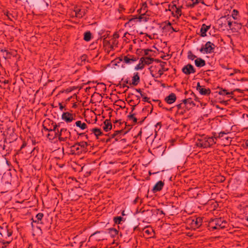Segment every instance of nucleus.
Returning <instances> with one entry per match:
<instances>
[{
    "label": "nucleus",
    "instance_id": "1",
    "mask_svg": "<svg viewBox=\"0 0 248 248\" xmlns=\"http://www.w3.org/2000/svg\"><path fill=\"white\" fill-rule=\"evenodd\" d=\"M216 140L217 137H215V134H213V136L211 137L203 135L197 137L196 144L198 147L206 148L215 144Z\"/></svg>",
    "mask_w": 248,
    "mask_h": 248
},
{
    "label": "nucleus",
    "instance_id": "2",
    "mask_svg": "<svg viewBox=\"0 0 248 248\" xmlns=\"http://www.w3.org/2000/svg\"><path fill=\"white\" fill-rule=\"evenodd\" d=\"M176 2L177 1L173 0L171 3L169 5L168 10L171 12V15L172 16L178 19L182 15V9L183 8V6L181 5L177 6Z\"/></svg>",
    "mask_w": 248,
    "mask_h": 248
},
{
    "label": "nucleus",
    "instance_id": "3",
    "mask_svg": "<svg viewBox=\"0 0 248 248\" xmlns=\"http://www.w3.org/2000/svg\"><path fill=\"white\" fill-rule=\"evenodd\" d=\"M215 48V45L214 44L210 41H208L204 46L200 48V51L202 53L209 54L214 52Z\"/></svg>",
    "mask_w": 248,
    "mask_h": 248
},
{
    "label": "nucleus",
    "instance_id": "4",
    "mask_svg": "<svg viewBox=\"0 0 248 248\" xmlns=\"http://www.w3.org/2000/svg\"><path fill=\"white\" fill-rule=\"evenodd\" d=\"M221 220V218H216L210 221L209 225V229L211 231L220 229Z\"/></svg>",
    "mask_w": 248,
    "mask_h": 248
},
{
    "label": "nucleus",
    "instance_id": "5",
    "mask_svg": "<svg viewBox=\"0 0 248 248\" xmlns=\"http://www.w3.org/2000/svg\"><path fill=\"white\" fill-rule=\"evenodd\" d=\"M71 133L66 129L62 128L60 132H58V138L60 141H65L68 138H70Z\"/></svg>",
    "mask_w": 248,
    "mask_h": 248
},
{
    "label": "nucleus",
    "instance_id": "6",
    "mask_svg": "<svg viewBox=\"0 0 248 248\" xmlns=\"http://www.w3.org/2000/svg\"><path fill=\"white\" fill-rule=\"evenodd\" d=\"M182 71L186 75H189L194 74L196 72V70L192 64L188 63L183 67Z\"/></svg>",
    "mask_w": 248,
    "mask_h": 248
},
{
    "label": "nucleus",
    "instance_id": "7",
    "mask_svg": "<svg viewBox=\"0 0 248 248\" xmlns=\"http://www.w3.org/2000/svg\"><path fill=\"white\" fill-rule=\"evenodd\" d=\"M155 211L154 210V209L143 210L141 213L142 217L145 220H149L151 218L153 215L155 214Z\"/></svg>",
    "mask_w": 248,
    "mask_h": 248
},
{
    "label": "nucleus",
    "instance_id": "8",
    "mask_svg": "<svg viewBox=\"0 0 248 248\" xmlns=\"http://www.w3.org/2000/svg\"><path fill=\"white\" fill-rule=\"evenodd\" d=\"M62 119L67 123H71L75 119L73 114L69 112H63L62 115Z\"/></svg>",
    "mask_w": 248,
    "mask_h": 248
},
{
    "label": "nucleus",
    "instance_id": "9",
    "mask_svg": "<svg viewBox=\"0 0 248 248\" xmlns=\"http://www.w3.org/2000/svg\"><path fill=\"white\" fill-rule=\"evenodd\" d=\"M197 90L202 95H208L211 93V90L209 88H204L203 86H201L200 82H198L197 84Z\"/></svg>",
    "mask_w": 248,
    "mask_h": 248
},
{
    "label": "nucleus",
    "instance_id": "10",
    "mask_svg": "<svg viewBox=\"0 0 248 248\" xmlns=\"http://www.w3.org/2000/svg\"><path fill=\"white\" fill-rule=\"evenodd\" d=\"M74 11L77 17L82 18L86 15L87 11L85 9L76 7L75 8Z\"/></svg>",
    "mask_w": 248,
    "mask_h": 248
},
{
    "label": "nucleus",
    "instance_id": "11",
    "mask_svg": "<svg viewBox=\"0 0 248 248\" xmlns=\"http://www.w3.org/2000/svg\"><path fill=\"white\" fill-rule=\"evenodd\" d=\"M166 64H167L166 62H160L159 65L161 67V69H160L158 71V73H157L158 76L156 77V78H160L161 77V76L163 74V73L164 72H166V71H168L169 69L168 68L165 67V65Z\"/></svg>",
    "mask_w": 248,
    "mask_h": 248
},
{
    "label": "nucleus",
    "instance_id": "12",
    "mask_svg": "<svg viewBox=\"0 0 248 248\" xmlns=\"http://www.w3.org/2000/svg\"><path fill=\"white\" fill-rule=\"evenodd\" d=\"M164 186V183L162 181H159L156 183L153 188L152 191L155 193L162 190Z\"/></svg>",
    "mask_w": 248,
    "mask_h": 248
},
{
    "label": "nucleus",
    "instance_id": "13",
    "mask_svg": "<svg viewBox=\"0 0 248 248\" xmlns=\"http://www.w3.org/2000/svg\"><path fill=\"white\" fill-rule=\"evenodd\" d=\"M202 223V218L201 217L196 218V220L193 219L191 222L192 227L194 229L198 228L201 226Z\"/></svg>",
    "mask_w": 248,
    "mask_h": 248
},
{
    "label": "nucleus",
    "instance_id": "14",
    "mask_svg": "<svg viewBox=\"0 0 248 248\" xmlns=\"http://www.w3.org/2000/svg\"><path fill=\"white\" fill-rule=\"evenodd\" d=\"M119 59L120 61H124L126 63H131L137 61V58L134 56H132L131 58H129L127 56H125L124 57V58H123L122 57H119Z\"/></svg>",
    "mask_w": 248,
    "mask_h": 248
},
{
    "label": "nucleus",
    "instance_id": "15",
    "mask_svg": "<svg viewBox=\"0 0 248 248\" xmlns=\"http://www.w3.org/2000/svg\"><path fill=\"white\" fill-rule=\"evenodd\" d=\"M211 25H206L203 24L200 29L201 36L202 37H205L206 36V32L210 29Z\"/></svg>",
    "mask_w": 248,
    "mask_h": 248
},
{
    "label": "nucleus",
    "instance_id": "16",
    "mask_svg": "<svg viewBox=\"0 0 248 248\" xmlns=\"http://www.w3.org/2000/svg\"><path fill=\"white\" fill-rule=\"evenodd\" d=\"M127 117L129 120L133 121L134 124H135L136 123L141 124L146 118V117H145L142 120L138 122V119L137 118L135 117V114L134 113L132 112H130L129 115H128Z\"/></svg>",
    "mask_w": 248,
    "mask_h": 248
},
{
    "label": "nucleus",
    "instance_id": "17",
    "mask_svg": "<svg viewBox=\"0 0 248 248\" xmlns=\"http://www.w3.org/2000/svg\"><path fill=\"white\" fill-rule=\"evenodd\" d=\"M49 122L50 123H51V124L53 125V128H48V127H47V126L46 125V122H45V123L43 124V129L46 131L54 133V132L55 131H56V129L58 125L57 124H54L53 123V122H51V121H49Z\"/></svg>",
    "mask_w": 248,
    "mask_h": 248
},
{
    "label": "nucleus",
    "instance_id": "18",
    "mask_svg": "<svg viewBox=\"0 0 248 248\" xmlns=\"http://www.w3.org/2000/svg\"><path fill=\"white\" fill-rule=\"evenodd\" d=\"M176 99V95L174 93H171L169 95L167 96L165 100V101L169 104H171L174 102Z\"/></svg>",
    "mask_w": 248,
    "mask_h": 248
},
{
    "label": "nucleus",
    "instance_id": "19",
    "mask_svg": "<svg viewBox=\"0 0 248 248\" xmlns=\"http://www.w3.org/2000/svg\"><path fill=\"white\" fill-rule=\"evenodd\" d=\"M139 21H144L146 22L147 21V18L146 17L144 16V13L141 14L139 17L135 16L134 18H132L129 20L130 22Z\"/></svg>",
    "mask_w": 248,
    "mask_h": 248
},
{
    "label": "nucleus",
    "instance_id": "20",
    "mask_svg": "<svg viewBox=\"0 0 248 248\" xmlns=\"http://www.w3.org/2000/svg\"><path fill=\"white\" fill-rule=\"evenodd\" d=\"M140 81V78L138 73H135L132 79V84L134 86L137 85Z\"/></svg>",
    "mask_w": 248,
    "mask_h": 248
},
{
    "label": "nucleus",
    "instance_id": "21",
    "mask_svg": "<svg viewBox=\"0 0 248 248\" xmlns=\"http://www.w3.org/2000/svg\"><path fill=\"white\" fill-rule=\"evenodd\" d=\"M195 64L198 67H202L205 65V61L201 58H198L195 60Z\"/></svg>",
    "mask_w": 248,
    "mask_h": 248
},
{
    "label": "nucleus",
    "instance_id": "22",
    "mask_svg": "<svg viewBox=\"0 0 248 248\" xmlns=\"http://www.w3.org/2000/svg\"><path fill=\"white\" fill-rule=\"evenodd\" d=\"M104 125L103 127V129L107 132L112 128V124L110 122V120L106 119L104 122Z\"/></svg>",
    "mask_w": 248,
    "mask_h": 248
},
{
    "label": "nucleus",
    "instance_id": "23",
    "mask_svg": "<svg viewBox=\"0 0 248 248\" xmlns=\"http://www.w3.org/2000/svg\"><path fill=\"white\" fill-rule=\"evenodd\" d=\"M90 131L92 133H93L97 139L99 136H101L103 135V133L101 131V129L98 128H94L91 129L90 130Z\"/></svg>",
    "mask_w": 248,
    "mask_h": 248
},
{
    "label": "nucleus",
    "instance_id": "24",
    "mask_svg": "<svg viewBox=\"0 0 248 248\" xmlns=\"http://www.w3.org/2000/svg\"><path fill=\"white\" fill-rule=\"evenodd\" d=\"M71 151L73 152V154H79L82 152L81 149L80 148L79 144L78 143L75 144L71 147Z\"/></svg>",
    "mask_w": 248,
    "mask_h": 248
},
{
    "label": "nucleus",
    "instance_id": "25",
    "mask_svg": "<svg viewBox=\"0 0 248 248\" xmlns=\"http://www.w3.org/2000/svg\"><path fill=\"white\" fill-rule=\"evenodd\" d=\"M144 233L148 236H150V237H153L155 235V232L153 229L151 228H144L143 230Z\"/></svg>",
    "mask_w": 248,
    "mask_h": 248
},
{
    "label": "nucleus",
    "instance_id": "26",
    "mask_svg": "<svg viewBox=\"0 0 248 248\" xmlns=\"http://www.w3.org/2000/svg\"><path fill=\"white\" fill-rule=\"evenodd\" d=\"M140 61L144 64H149L153 62V59L149 57L141 58Z\"/></svg>",
    "mask_w": 248,
    "mask_h": 248
},
{
    "label": "nucleus",
    "instance_id": "27",
    "mask_svg": "<svg viewBox=\"0 0 248 248\" xmlns=\"http://www.w3.org/2000/svg\"><path fill=\"white\" fill-rule=\"evenodd\" d=\"M0 51L2 53V55L5 59H10L11 56V53L7 49H1Z\"/></svg>",
    "mask_w": 248,
    "mask_h": 248
},
{
    "label": "nucleus",
    "instance_id": "28",
    "mask_svg": "<svg viewBox=\"0 0 248 248\" xmlns=\"http://www.w3.org/2000/svg\"><path fill=\"white\" fill-rule=\"evenodd\" d=\"M76 125L82 130H84L87 128V124L85 123H82L81 121H77L76 122Z\"/></svg>",
    "mask_w": 248,
    "mask_h": 248
},
{
    "label": "nucleus",
    "instance_id": "29",
    "mask_svg": "<svg viewBox=\"0 0 248 248\" xmlns=\"http://www.w3.org/2000/svg\"><path fill=\"white\" fill-rule=\"evenodd\" d=\"M108 233L112 237H115L118 234V231L115 228H109Z\"/></svg>",
    "mask_w": 248,
    "mask_h": 248
},
{
    "label": "nucleus",
    "instance_id": "30",
    "mask_svg": "<svg viewBox=\"0 0 248 248\" xmlns=\"http://www.w3.org/2000/svg\"><path fill=\"white\" fill-rule=\"evenodd\" d=\"M218 94L221 95H227L230 94H233V92H229L225 89H223L222 88L220 89L219 91L218 92Z\"/></svg>",
    "mask_w": 248,
    "mask_h": 248
},
{
    "label": "nucleus",
    "instance_id": "31",
    "mask_svg": "<svg viewBox=\"0 0 248 248\" xmlns=\"http://www.w3.org/2000/svg\"><path fill=\"white\" fill-rule=\"evenodd\" d=\"M46 137L50 140H53L55 138L58 137V132H56V131H55L54 133L49 132V133L47 134Z\"/></svg>",
    "mask_w": 248,
    "mask_h": 248
},
{
    "label": "nucleus",
    "instance_id": "32",
    "mask_svg": "<svg viewBox=\"0 0 248 248\" xmlns=\"http://www.w3.org/2000/svg\"><path fill=\"white\" fill-rule=\"evenodd\" d=\"M233 30L235 31H237L238 30H240L242 28V26H243L241 22L240 21V23H237L236 22H233Z\"/></svg>",
    "mask_w": 248,
    "mask_h": 248
},
{
    "label": "nucleus",
    "instance_id": "33",
    "mask_svg": "<svg viewBox=\"0 0 248 248\" xmlns=\"http://www.w3.org/2000/svg\"><path fill=\"white\" fill-rule=\"evenodd\" d=\"M92 34L90 31H86L84 34V40L86 41H89L91 39Z\"/></svg>",
    "mask_w": 248,
    "mask_h": 248
},
{
    "label": "nucleus",
    "instance_id": "34",
    "mask_svg": "<svg viewBox=\"0 0 248 248\" xmlns=\"http://www.w3.org/2000/svg\"><path fill=\"white\" fill-rule=\"evenodd\" d=\"M200 0H195V1L192 3L188 2L186 4V6L191 8H193L200 2Z\"/></svg>",
    "mask_w": 248,
    "mask_h": 248
},
{
    "label": "nucleus",
    "instance_id": "35",
    "mask_svg": "<svg viewBox=\"0 0 248 248\" xmlns=\"http://www.w3.org/2000/svg\"><path fill=\"white\" fill-rule=\"evenodd\" d=\"M78 144H79V147L82 151H84L86 149L88 145L87 143L85 141L80 142L78 143Z\"/></svg>",
    "mask_w": 248,
    "mask_h": 248
},
{
    "label": "nucleus",
    "instance_id": "36",
    "mask_svg": "<svg viewBox=\"0 0 248 248\" xmlns=\"http://www.w3.org/2000/svg\"><path fill=\"white\" fill-rule=\"evenodd\" d=\"M232 17L235 19L237 20L238 19V11L236 9H233L232 12Z\"/></svg>",
    "mask_w": 248,
    "mask_h": 248
},
{
    "label": "nucleus",
    "instance_id": "37",
    "mask_svg": "<svg viewBox=\"0 0 248 248\" xmlns=\"http://www.w3.org/2000/svg\"><path fill=\"white\" fill-rule=\"evenodd\" d=\"M43 217H44V214L43 213H39L37 214L36 216V218H37V220L33 221V222H37V223H39V222L42 220Z\"/></svg>",
    "mask_w": 248,
    "mask_h": 248
},
{
    "label": "nucleus",
    "instance_id": "38",
    "mask_svg": "<svg viewBox=\"0 0 248 248\" xmlns=\"http://www.w3.org/2000/svg\"><path fill=\"white\" fill-rule=\"evenodd\" d=\"M247 16H246V14L245 15V16L244 17H243L242 18H241L240 19V22H241V24H242L243 25V26H246L247 27V22H248V20H247Z\"/></svg>",
    "mask_w": 248,
    "mask_h": 248
},
{
    "label": "nucleus",
    "instance_id": "39",
    "mask_svg": "<svg viewBox=\"0 0 248 248\" xmlns=\"http://www.w3.org/2000/svg\"><path fill=\"white\" fill-rule=\"evenodd\" d=\"M122 133H123V130H117L115 131L113 134H111L110 135V138H114L116 136H117L118 135H120Z\"/></svg>",
    "mask_w": 248,
    "mask_h": 248
},
{
    "label": "nucleus",
    "instance_id": "40",
    "mask_svg": "<svg viewBox=\"0 0 248 248\" xmlns=\"http://www.w3.org/2000/svg\"><path fill=\"white\" fill-rule=\"evenodd\" d=\"M187 58L189 60H193L197 58V56L194 55L191 51H189L188 52Z\"/></svg>",
    "mask_w": 248,
    "mask_h": 248
},
{
    "label": "nucleus",
    "instance_id": "41",
    "mask_svg": "<svg viewBox=\"0 0 248 248\" xmlns=\"http://www.w3.org/2000/svg\"><path fill=\"white\" fill-rule=\"evenodd\" d=\"M122 219L123 217H116L114 218V221L116 224H119L121 223Z\"/></svg>",
    "mask_w": 248,
    "mask_h": 248
},
{
    "label": "nucleus",
    "instance_id": "42",
    "mask_svg": "<svg viewBox=\"0 0 248 248\" xmlns=\"http://www.w3.org/2000/svg\"><path fill=\"white\" fill-rule=\"evenodd\" d=\"M144 64H143V63L141 62V63H139L135 66V69L136 70L142 69L144 68Z\"/></svg>",
    "mask_w": 248,
    "mask_h": 248
},
{
    "label": "nucleus",
    "instance_id": "43",
    "mask_svg": "<svg viewBox=\"0 0 248 248\" xmlns=\"http://www.w3.org/2000/svg\"><path fill=\"white\" fill-rule=\"evenodd\" d=\"M221 222V223H220V229L226 228L227 225L226 221L222 218Z\"/></svg>",
    "mask_w": 248,
    "mask_h": 248
},
{
    "label": "nucleus",
    "instance_id": "44",
    "mask_svg": "<svg viewBox=\"0 0 248 248\" xmlns=\"http://www.w3.org/2000/svg\"><path fill=\"white\" fill-rule=\"evenodd\" d=\"M183 102L185 105H186L188 103L191 104L193 102V101L191 100L190 98H188L186 99H184L183 100Z\"/></svg>",
    "mask_w": 248,
    "mask_h": 248
},
{
    "label": "nucleus",
    "instance_id": "45",
    "mask_svg": "<svg viewBox=\"0 0 248 248\" xmlns=\"http://www.w3.org/2000/svg\"><path fill=\"white\" fill-rule=\"evenodd\" d=\"M154 210H156L155 211V214H160V215H165V213L164 212V211L162 210H160L159 209H154Z\"/></svg>",
    "mask_w": 248,
    "mask_h": 248
},
{
    "label": "nucleus",
    "instance_id": "46",
    "mask_svg": "<svg viewBox=\"0 0 248 248\" xmlns=\"http://www.w3.org/2000/svg\"><path fill=\"white\" fill-rule=\"evenodd\" d=\"M140 10H142L144 13L147 11V6L146 3H145L143 4L142 8Z\"/></svg>",
    "mask_w": 248,
    "mask_h": 248
},
{
    "label": "nucleus",
    "instance_id": "47",
    "mask_svg": "<svg viewBox=\"0 0 248 248\" xmlns=\"http://www.w3.org/2000/svg\"><path fill=\"white\" fill-rule=\"evenodd\" d=\"M227 23H228V25L229 27L230 28V29L231 30H233V25H234L233 22H231L230 20H228Z\"/></svg>",
    "mask_w": 248,
    "mask_h": 248
},
{
    "label": "nucleus",
    "instance_id": "48",
    "mask_svg": "<svg viewBox=\"0 0 248 248\" xmlns=\"http://www.w3.org/2000/svg\"><path fill=\"white\" fill-rule=\"evenodd\" d=\"M138 104H136V103H133V104H131V106H132V108H131V111L130 112H132L133 113V111L135 110V107Z\"/></svg>",
    "mask_w": 248,
    "mask_h": 248
},
{
    "label": "nucleus",
    "instance_id": "49",
    "mask_svg": "<svg viewBox=\"0 0 248 248\" xmlns=\"http://www.w3.org/2000/svg\"><path fill=\"white\" fill-rule=\"evenodd\" d=\"M151 51V50L146 49L143 50L144 55H148L150 52Z\"/></svg>",
    "mask_w": 248,
    "mask_h": 248
},
{
    "label": "nucleus",
    "instance_id": "50",
    "mask_svg": "<svg viewBox=\"0 0 248 248\" xmlns=\"http://www.w3.org/2000/svg\"><path fill=\"white\" fill-rule=\"evenodd\" d=\"M7 235L8 237L11 236L12 234V232L11 230L7 229Z\"/></svg>",
    "mask_w": 248,
    "mask_h": 248
},
{
    "label": "nucleus",
    "instance_id": "51",
    "mask_svg": "<svg viewBox=\"0 0 248 248\" xmlns=\"http://www.w3.org/2000/svg\"><path fill=\"white\" fill-rule=\"evenodd\" d=\"M149 98H148L146 96L143 97V101L144 102H147L150 103V102L149 101Z\"/></svg>",
    "mask_w": 248,
    "mask_h": 248
},
{
    "label": "nucleus",
    "instance_id": "52",
    "mask_svg": "<svg viewBox=\"0 0 248 248\" xmlns=\"http://www.w3.org/2000/svg\"><path fill=\"white\" fill-rule=\"evenodd\" d=\"M214 134H215V137H217V139L218 138H220V137H222L223 135L225 133L224 132H220L219 133L218 136H216V133H215Z\"/></svg>",
    "mask_w": 248,
    "mask_h": 248
},
{
    "label": "nucleus",
    "instance_id": "53",
    "mask_svg": "<svg viewBox=\"0 0 248 248\" xmlns=\"http://www.w3.org/2000/svg\"><path fill=\"white\" fill-rule=\"evenodd\" d=\"M59 106L60 107V109H61V110H62L63 108H64V107L62 106V104L61 103H59Z\"/></svg>",
    "mask_w": 248,
    "mask_h": 248
},
{
    "label": "nucleus",
    "instance_id": "54",
    "mask_svg": "<svg viewBox=\"0 0 248 248\" xmlns=\"http://www.w3.org/2000/svg\"><path fill=\"white\" fill-rule=\"evenodd\" d=\"M182 103H181V104H179L177 105L176 106V107H177V108H178V109H180V108H182Z\"/></svg>",
    "mask_w": 248,
    "mask_h": 248
},
{
    "label": "nucleus",
    "instance_id": "55",
    "mask_svg": "<svg viewBox=\"0 0 248 248\" xmlns=\"http://www.w3.org/2000/svg\"><path fill=\"white\" fill-rule=\"evenodd\" d=\"M128 103L131 106V104H133V103H135V102H134V101L133 100H130L129 101Z\"/></svg>",
    "mask_w": 248,
    "mask_h": 248
},
{
    "label": "nucleus",
    "instance_id": "56",
    "mask_svg": "<svg viewBox=\"0 0 248 248\" xmlns=\"http://www.w3.org/2000/svg\"><path fill=\"white\" fill-rule=\"evenodd\" d=\"M135 90L137 92L139 93L140 94L142 93V92H141V90L140 89H136Z\"/></svg>",
    "mask_w": 248,
    "mask_h": 248
},
{
    "label": "nucleus",
    "instance_id": "57",
    "mask_svg": "<svg viewBox=\"0 0 248 248\" xmlns=\"http://www.w3.org/2000/svg\"><path fill=\"white\" fill-rule=\"evenodd\" d=\"M11 242H0V243H2L3 245L5 244H9Z\"/></svg>",
    "mask_w": 248,
    "mask_h": 248
},
{
    "label": "nucleus",
    "instance_id": "58",
    "mask_svg": "<svg viewBox=\"0 0 248 248\" xmlns=\"http://www.w3.org/2000/svg\"><path fill=\"white\" fill-rule=\"evenodd\" d=\"M136 97L137 98V99L139 100V101L137 103V104H138L140 102V96L139 95H136Z\"/></svg>",
    "mask_w": 248,
    "mask_h": 248
},
{
    "label": "nucleus",
    "instance_id": "59",
    "mask_svg": "<svg viewBox=\"0 0 248 248\" xmlns=\"http://www.w3.org/2000/svg\"><path fill=\"white\" fill-rule=\"evenodd\" d=\"M139 197H137L135 199V200L134 201V203H136L139 200Z\"/></svg>",
    "mask_w": 248,
    "mask_h": 248
},
{
    "label": "nucleus",
    "instance_id": "60",
    "mask_svg": "<svg viewBox=\"0 0 248 248\" xmlns=\"http://www.w3.org/2000/svg\"><path fill=\"white\" fill-rule=\"evenodd\" d=\"M26 145V143H24L22 145V146H21V149L23 148H24Z\"/></svg>",
    "mask_w": 248,
    "mask_h": 248
},
{
    "label": "nucleus",
    "instance_id": "61",
    "mask_svg": "<svg viewBox=\"0 0 248 248\" xmlns=\"http://www.w3.org/2000/svg\"><path fill=\"white\" fill-rule=\"evenodd\" d=\"M140 94L142 98H143V97H145V96L144 95V93H141Z\"/></svg>",
    "mask_w": 248,
    "mask_h": 248
},
{
    "label": "nucleus",
    "instance_id": "62",
    "mask_svg": "<svg viewBox=\"0 0 248 248\" xmlns=\"http://www.w3.org/2000/svg\"><path fill=\"white\" fill-rule=\"evenodd\" d=\"M234 73H229L228 74L230 76H232L234 75Z\"/></svg>",
    "mask_w": 248,
    "mask_h": 248
},
{
    "label": "nucleus",
    "instance_id": "63",
    "mask_svg": "<svg viewBox=\"0 0 248 248\" xmlns=\"http://www.w3.org/2000/svg\"><path fill=\"white\" fill-rule=\"evenodd\" d=\"M246 144L248 147V139L246 141Z\"/></svg>",
    "mask_w": 248,
    "mask_h": 248
},
{
    "label": "nucleus",
    "instance_id": "64",
    "mask_svg": "<svg viewBox=\"0 0 248 248\" xmlns=\"http://www.w3.org/2000/svg\"><path fill=\"white\" fill-rule=\"evenodd\" d=\"M201 3H202V4H205L204 2V1L203 0H200V2Z\"/></svg>",
    "mask_w": 248,
    "mask_h": 248
}]
</instances>
